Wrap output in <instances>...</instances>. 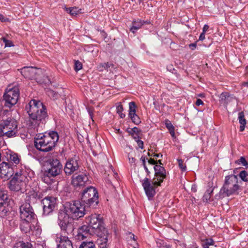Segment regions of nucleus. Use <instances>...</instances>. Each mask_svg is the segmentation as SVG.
Listing matches in <instances>:
<instances>
[{"label": "nucleus", "mask_w": 248, "mask_h": 248, "mask_svg": "<svg viewBox=\"0 0 248 248\" xmlns=\"http://www.w3.org/2000/svg\"><path fill=\"white\" fill-rule=\"evenodd\" d=\"M29 116L27 124L36 131L41 130L48 119L46 107L40 101L31 100L26 107Z\"/></svg>", "instance_id": "f257e3e1"}, {"label": "nucleus", "mask_w": 248, "mask_h": 248, "mask_svg": "<svg viewBox=\"0 0 248 248\" xmlns=\"http://www.w3.org/2000/svg\"><path fill=\"white\" fill-rule=\"evenodd\" d=\"M86 223L93 231L98 237L97 243L100 248H107L111 234L105 227L102 217L100 215L92 214L85 218Z\"/></svg>", "instance_id": "f03ea898"}, {"label": "nucleus", "mask_w": 248, "mask_h": 248, "mask_svg": "<svg viewBox=\"0 0 248 248\" xmlns=\"http://www.w3.org/2000/svg\"><path fill=\"white\" fill-rule=\"evenodd\" d=\"M59 139L58 133L55 131H50L45 135L37 136L34 139V145L38 150L47 152L51 151L55 146Z\"/></svg>", "instance_id": "7ed1b4c3"}, {"label": "nucleus", "mask_w": 248, "mask_h": 248, "mask_svg": "<svg viewBox=\"0 0 248 248\" xmlns=\"http://www.w3.org/2000/svg\"><path fill=\"white\" fill-rule=\"evenodd\" d=\"M75 222L67 213L66 211L60 210L58 214V224L61 229L59 234L64 235H73L75 229Z\"/></svg>", "instance_id": "20e7f679"}, {"label": "nucleus", "mask_w": 248, "mask_h": 248, "mask_svg": "<svg viewBox=\"0 0 248 248\" xmlns=\"http://www.w3.org/2000/svg\"><path fill=\"white\" fill-rule=\"evenodd\" d=\"M17 121L11 117L3 119L0 122V137L13 138L18 136Z\"/></svg>", "instance_id": "39448f33"}, {"label": "nucleus", "mask_w": 248, "mask_h": 248, "mask_svg": "<svg viewBox=\"0 0 248 248\" xmlns=\"http://www.w3.org/2000/svg\"><path fill=\"white\" fill-rule=\"evenodd\" d=\"M238 179L237 175L231 174L225 177L223 186L219 191V196L224 197L232 195L238 194V191L240 189L238 185Z\"/></svg>", "instance_id": "423d86ee"}, {"label": "nucleus", "mask_w": 248, "mask_h": 248, "mask_svg": "<svg viewBox=\"0 0 248 248\" xmlns=\"http://www.w3.org/2000/svg\"><path fill=\"white\" fill-rule=\"evenodd\" d=\"M80 198L81 202L89 207H94L99 202L97 190L92 186L83 190L80 193Z\"/></svg>", "instance_id": "0eeeda50"}, {"label": "nucleus", "mask_w": 248, "mask_h": 248, "mask_svg": "<svg viewBox=\"0 0 248 248\" xmlns=\"http://www.w3.org/2000/svg\"><path fill=\"white\" fill-rule=\"evenodd\" d=\"M49 168L45 171L44 181L48 184V179L60 175L62 170V165L60 160L56 158L49 159L48 161Z\"/></svg>", "instance_id": "6e6552de"}, {"label": "nucleus", "mask_w": 248, "mask_h": 248, "mask_svg": "<svg viewBox=\"0 0 248 248\" xmlns=\"http://www.w3.org/2000/svg\"><path fill=\"white\" fill-rule=\"evenodd\" d=\"M63 210L66 211L67 213L73 218L78 219L79 218L84 217L87 214L85 207L82 205L78 201H74L69 203L68 206Z\"/></svg>", "instance_id": "1a4fd4ad"}, {"label": "nucleus", "mask_w": 248, "mask_h": 248, "mask_svg": "<svg viewBox=\"0 0 248 248\" xmlns=\"http://www.w3.org/2000/svg\"><path fill=\"white\" fill-rule=\"evenodd\" d=\"M20 70L21 74L26 78L34 79L40 84L47 83L45 79L42 78V77H44V76H43L42 71L40 69L32 66H26L21 68Z\"/></svg>", "instance_id": "9d476101"}, {"label": "nucleus", "mask_w": 248, "mask_h": 248, "mask_svg": "<svg viewBox=\"0 0 248 248\" xmlns=\"http://www.w3.org/2000/svg\"><path fill=\"white\" fill-rule=\"evenodd\" d=\"M19 97V90L17 87L7 89L3 95L2 100L3 107L11 108L17 103Z\"/></svg>", "instance_id": "9b49d317"}, {"label": "nucleus", "mask_w": 248, "mask_h": 248, "mask_svg": "<svg viewBox=\"0 0 248 248\" xmlns=\"http://www.w3.org/2000/svg\"><path fill=\"white\" fill-rule=\"evenodd\" d=\"M27 177L25 172L21 170L16 172L12 179L9 181L8 187L12 191H19L26 185Z\"/></svg>", "instance_id": "f8f14e48"}, {"label": "nucleus", "mask_w": 248, "mask_h": 248, "mask_svg": "<svg viewBox=\"0 0 248 248\" xmlns=\"http://www.w3.org/2000/svg\"><path fill=\"white\" fill-rule=\"evenodd\" d=\"M19 210L20 216L22 220L32 221L35 219L36 215L30 203H24L20 206Z\"/></svg>", "instance_id": "ddd939ff"}, {"label": "nucleus", "mask_w": 248, "mask_h": 248, "mask_svg": "<svg viewBox=\"0 0 248 248\" xmlns=\"http://www.w3.org/2000/svg\"><path fill=\"white\" fill-rule=\"evenodd\" d=\"M16 165L3 161L0 164V177L4 181L9 180L15 172Z\"/></svg>", "instance_id": "4468645a"}, {"label": "nucleus", "mask_w": 248, "mask_h": 248, "mask_svg": "<svg viewBox=\"0 0 248 248\" xmlns=\"http://www.w3.org/2000/svg\"><path fill=\"white\" fill-rule=\"evenodd\" d=\"M41 202L43 209V214L47 216L54 210L57 203V199L52 196H47L43 199Z\"/></svg>", "instance_id": "2eb2a0df"}, {"label": "nucleus", "mask_w": 248, "mask_h": 248, "mask_svg": "<svg viewBox=\"0 0 248 248\" xmlns=\"http://www.w3.org/2000/svg\"><path fill=\"white\" fill-rule=\"evenodd\" d=\"M79 157L76 155L68 159L64 168V171L66 175H70L78 170L79 167Z\"/></svg>", "instance_id": "dca6fc26"}, {"label": "nucleus", "mask_w": 248, "mask_h": 248, "mask_svg": "<svg viewBox=\"0 0 248 248\" xmlns=\"http://www.w3.org/2000/svg\"><path fill=\"white\" fill-rule=\"evenodd\" d=\"M72 178V184L76 188L83 187L90 184L88 177L84 173L73 175Z\"/></svg>", "instance_id": "f3484780"}, {"label": "nucleus", "mask_w": 248, "mask_h": 248, "mask_svg": "<svg viewBox=\"0 0 248 248\" xmlns=\"http://www.w3.org/2000/svg\"><path fill=\"white\" fill-rule=\"evenodd\" d=\"M154 169L155 171V178L154 179L155 181L153 182L154 186H160L164 179L166 177V170L164 167L159 165H155Z\"/></svg>", "instance_id": "a211bd4d"}, {"label": "nucleus", "mask_w": 248, "mask_h": 248, "mask_svg": "<svg viewBox=\"0 0 248 248\" xmlns=\"http://www.w3.org/2000/svg\"><path fill=\"white\" fill-rule=\"evenodd\" d=\"M55 241L58 244L57 248H73L72 241L67 235L56 234Z\"/></svg>", "instance_id": "6ab92c4d"}, {"label": "nucleus", "mask_w": 248, "mask_h": 248, "mask_svg": "<svg viewBox=\"0 0 248 248\" xmlns=\"http://www.w3.org/2000/svg\"><path fill=\"white\" fill-rule=\"evenodd\" d=\"M142 185L145 192L146 195L149 200H151L155 194V189L149 180V178L146 177L143 180Z\"/></svg>", "instance_id": "aec40b11"}, {"label": "nucleus", "mask_w": 248, "mask_h": 248, "mask_svg": "<svg viewBox=\"0 0 248 248\" xmlns=\"http://www.w3.org/2000/svg\"><path fill=\"white\" fill-rule=\"evenodd\" d=\"M92 233H93V231L90 227L87 225H83L78 229V233L76 237L77 239L82 240L88 237Z\"/></svg>", "instance_id": "412c9836"}, {"label": "nucleus", "mask_w": 248, "mask_h": 248, "mask_svg": "<svg viewBox=\"0 0 248 248\" xmlns=\"http://www.w3.org/2000/svg\"><path fill=\"white\" fill-rule=\"evenodd\" d=\"M43 195L41 192L32 190H30L26 197V202L31 203H35L37 200L42 198Z\"/></svg>", "instance_id": "4be33fe9"}, {"label": "nucleus", "mask_w": 248, "mask_h": 248, "mask_svg": "<svg viewBox=\"0 0 248 248\" xmlns=\"http://www.w3.org/2000/svg\"><path fill=\"white\" fill-rule=\"evenodd\" d=\"M5 157L6 160L8 161L7 163L16 165H16L20 162V158L18 155L16 153L11 152L10 153H7Z\"/></svg>", "instance_id": "5701e85b"}, {"label": "nucleus", "mask_w": 248, "mask_h": 248, "mask_svg": "<svg viewBox=\"0 0 248 248\" xmlns=\"http://www.w3.org/2000/svg\"><path fill=\"white\" fill-rule=\"evenodd\" d=\"M145 22L140 19L134 20L132 22V26L130 28V31L132 33L136 32L138 30L140 29L141 27L145 24Z\"/></svg>", "instance_id": "b1692460"}, {"label": "nucleus", "mask_w": 248, "mask_h": 248, "mask_svg": "<svg viewBox=\"0 0 248 248\" xmlns=\"http://www.w3.org/2000/svg\"><path fill=\"white\" fill-rule=\"evenodd\" d=\"M31 221L22 220V222L20 225L21 230L25 233H30L32 227L31 223Z\"/></svg>", "instance_id": "393cba45"}, {"label": "nucleus", "mask_w": 248, "mask_h": 248, "mask_svg": "<svg viewBox=\"0 0 248 248\" xmlns=\"http://www.w3.org/2000/svg\"><path fill=\"white\" fill-rule=\"evenodd\" d=\"M10 200L5 202L6 204H0V216H6L9 212L11 207L9 206Z\"/></svg>", "instance_id": "a878e982"}, {"label": "nucleus", "mask_w": 248, "mask_h": 248, "mask_svg": "<svg viewBox=\"0 0 248 248\" xmlns=\"http://www.w3.org/2000/svg\"><path fill=\"white\" fill-rule=\"evenodd\" d=\"M239 122L241 125L240 126V131L242 132L244 130L246 124V120L245 119L244 113L241 111L238 114Z\"/></svg>", "instance_id": "bb28decb"}, {"label": "nucleus", "mask_w": 248, "mask_h": 248, "mask_svg": "<svg viewBox=\"0 0 248 248\" xmlns=\"http://www.w3.org/2000/svg\"><path fill=\"white\" fill-rule=\"evenodd\" d=\"M65 10L72 16H75L78 14L81 13V9L77 7L64 8Z\"/></svg>", "instance_id": "cd10ccee"}, {"label": "nucleus", "mask_w": 248, "mask_h": 248, "mask_svg": "<svg viewBox=\"0 0 248 248\" xmlns=\"http://www.w3.org/2000/svg\"><path fill=\"white\" fill-rule=\"evenodd\" d=\"M202 246L203 248H216V246L214 245V242L212 239H206L203 241Z\"/></svg>", "instance_id": "c85d7f7f"}, {"label": "nucleus", "mask_w": 248, "mask_h": 248, "mask_svg": "<svg viewBox=\"0 0 248 248\" xmlns=\"http://www.w3.org/2000/svg\"><path fill=\"white\" fill-rule=\"evenodd\" d=\"M165 126L169 130V132L172 137H175L174 127L171 123L169 120H166L165 121Z\"/></svg>", "instance_id": "c756f323"}, {"label": "nucleus", "mask_w": 248, "mask_h": 248, "mask_svg": "<svg viewBox=\"0 0 248 248\" xmlns=\"http://www.w3.org/2000/svg\"><path fill=\"white\" fill-rule=\"evenodd\" d=\"M14 248H32V246L30 243L20 241L15 244Z\"/></svg>", "instance_id": "7c9ffc66"}, {"label": "nucleus", "mask_w": 248, "mask_h": 248, "mask_svg": "<svg viewBox=\"0 0 248 248\" xmlns=\"http://www.w3.org/2000/svg\"><path fill=\"white\" fill-rule=\"evenodd\" d=\"M10 200L7 193L0 189V204H6L5 202Z\"/></svg>", "instance_id": "2f4dec72"}, {"label": "nucleus", "mask_w": 248, "mask_h": 248, "mask_svg": "<svg viewBox=\"0 0 248 248\" xmlns=\"http://www.w3.org/2000/svg\"><path fill=\"white\" fill-rule=\"evenodd\" d=\"M79 248H96L93 241H83L81 243Z\"/></svg>", "instance_id": "473e14b6"}, {"label": "nucleus", "mask_w": 248, "mask_h": 248, "mask_svg": "<svg viewBox=\"0 0 248 248\" xmlns=\"http://www.w3.org/2000/svg\"><path fill=\"white\" fill-rule=\"evenodd\" d=\"M213 192V188L212 187V186H211L205 192L203 197V201H205L206 202H208V201H209L211 198V194H212Z\"/></svg>", "instance_id": "72a5a7b5"}, {"label": "nucleus", "mask_w": 248, "mask_h": 248, "mask_svg": "<svg viewBox=\"0 0 248 248\" xmlns=\"http://www.w3.org/2000/svg\"><path fill=\"white\" fill-rule=\"evenodd\" d=\"M136 105L134 102H130L129 103V117L136 114Z\"/></svg>", "instance_id": "f704fd0d"}, {"label": "nucleus", "mask_w": 248, "mask_h": 248, "mask_svg": "<svg viewBox=\"0 0 248 248\" xmlns=\"http://www.w3.org/2000/svg\"><path fill=\"white\" fill-rule=\"evenodd\" d=\"M239 176L243 181H248V171L245 170L241 171L239 174Z\"/></svg>", "instance_id": "c9c22d12"}, {"label": "nucleus", "mask_w": 248, "mask_h": 248, "mask_svg": "<svg viewBox=\"0 0 248 248\" xmlns=\"http://www.w3.org/2000/svg\"><path fill=\"white\" fill-rule=\"evenodd\" d=\"M127 131L130 135L140 134L141 132V130L139 129L137 127H134L132 128H128Z\"/></svg>", "instance_id": "e433bc0d"}, {"label": "nucleus", "mask_w": 248, "mask_h": 248, "mask_svg": "<svg viewBox=\"0 0 248 248\" xmlns=\"http://www.w3.org/2000/svg\"><path fill=\"white\" fill-rule=\"evenodd\" d=\"M235 163L238 165L241 164L243 166L246 167V168H248V162L243 156H241L239 159L236 160Z\"/></svg>", "instance_id": "4c0bfd02"}, {"label": "nucleus", "mask_w": 248, "mask_h": 248, "mask_svg": "<svg viewBox=\"0 0 248 248\" xmlns=\"http://www.w3.org/2000/svg\"><path fill=\"white\" fill-rule=\"evenodd\" d=\"M229 96L227 93H222L219 96V101L220 103L226 104V100L228 99Z\"/></svg>", "instance_id": "58836bf2"}, {"label": "nucleus", "mask_w": 248, "mask_h": 248, "mask_svg": "<svg viewBox=\"0 0 248 248\" xmlns=\"http://www.w3.org/2000/svg\"><path fill=\"white\" fill-rule=\"evenodd\" d=\"M41 229L39 226H34L32 227V230L31 231L32 234H34L36 236L39 235L41 233Z\"/></svg>", "instance_id": "ea45409f"}, {"label": "nucleus", "mask_w": 248, "mask_h": 248, "mask_svg": "<svg viewBox=\"0 0 248 248\" xmlns=\"http://www.w3.org/2000/svg\"><path fill=\"white\" fill-rule=\"evenodd\" d=\"M129 117L132 122L136 124H138L141 122L140 117L136 114H134L133 116L132 115Z\"/></svg>", "instance_id": "a19ab883"}, {"label": "nucleus", "mask_w": 248, "mask_h": 248, "mask_svg": "<svg viewBox=\"0 0 248 248\" xmlns=\"http://www.w3.org/2000/svg\"><path fill=\"white\" fill-rule=\"evenodd\" d=\"M46 93L49 97L54 99L57 98L58 97V93L50 89H46Z\"/></svg>", "instance_id": "79ce46f5"}, {"label": "nucleus", "mask_w": 248, "mask_h": 248, "mask_svg": "<svg viewBox=\"0 0 248 248\" xmlns=\"http://www.w3.org/2000/svg\"><path fill=\"white\" fill-rule=\"evenodd\" d=\"M82 68V64L79 61H76L74 64V69L76 71L81 70Z\"/></svg>", "instance_id": "37998d69"}, {"label": "nucleus", "mask_w": 248, "mask_h": 248, "mask_svg": "<svg viewBox=\"0 0 248 248\" xmlns=\"http://www.w3.org/2000/svg\"><path fill=\"white\" fill-rule=\"evenodd\" d=\"M1 40L5 43V47H11L14 46V44L11 41L7 40L4 37H2Z\"/></svg>", "instance_id": "c03bdc74"}, {"label": "nucleus", "mask_w": 248, "mask_h": 248, "mask_svg": "<svg viewBox=\"0 0 248 248\" xmlns=\"http://www.w3.org/2000/svg\"><path fill=\"white\" fill-rule=\"evenodd\" d=\"M179 166L182 171H185L186 170V165L183 163V161L181 159H178Z\"/></svg>", "instance_id": "a18cd8bd"}, {"label": "nucleus", "mask_w": 248, "mask_h": 248, "mask_svg": "<svg viewBox=\"0 0 248 248\" xmlns=\"http://www.w3.org/2000/svg\"><path fill=\"white\" fill-rule=\"evenodd\" d=\"M128 157L129 163L131 164V165L135 166L136 165V163H135L136 159L134 157L130 156V154H128Z\"/></svg>", "instance_id": "49530a36"}, {"label": "nucleus", "mask_w": 248, "mask_h": 248, "mask_svg": "<svg viewBox=\"0 0 248 248\" xmlns=\"http://www.w3.org/2000/svg\"><path fill=\"white\" fill-rule=\"evenodd\" d=\"M0 21L2 22H6L9 21L8 18L4 16L3 15L0 14Z\"/></svg>", "instance_id": "de8ad7c7"}, {"label": "nucleus", "mask_w": 248, "mask_h": 248, "mask_svg": "<svg viewBox=\"0 0 248 248\" xmlns=\"http://www.w3.org/2000/svg\"><path fill=\"white\" fill-rule=\"evenodd\" d=\"M124 110L123 106L122 104L119 105L116 107V111L117 113H120Z\"/></svg>", "instance_id": "09e8293b"}, {"label": "nucleus", "mask_w": 248, "mask_h": 248, "mask_svg": "<svg viewBox=\"0 0 248 248\" xmlns=\"http://www.w3.org/2000/svg\"><path fill=\"white\" fill-rule=\"evenodd\" d=\"M136 142L138 144V145L139 146V148H141V149H143V147H144V143H143V142L140 140H136Z\"/></svg>", "instance_id": "8fccbe9b"}, {"label": "nucleus", "mask_w": 248, "mask_h": 248, "mask_svg": "<svg viewBox=\"0 0 248 248\" xmlns=\"http://www.w3.org/2000/svg\"><path fill=\"white\" fill-rule=\"evenodd\" d=\"M146 159H147V158H146L144 156H142L140 158V160L142 161V165L143 167L146 166Z\"/></svg>", "instance_id": "3c124183"}, {"label": "nucleus", "mask_w": 248, "mask_h": 248, "mask_svg": "<svg viewBox=\"0 0 248 248\" xmlns=\"http://www.w3.org/2000/svg\"><path fill=\"white\" fill-rule=\"evenodd\" d=\"M203 101L200 99H198L197 100H196V105L197 106H199L201 105H203Z\"/></svg>", "instance_id": "603ef678"}, {"label": "nucleus", "mask_w": 248, "mask_h": 248, "mask_svg": "<svg viewBox=\"0 0 248 248\" xmlns=\"http://www.w3.org/2000/svg\"><path fill=\"white\" fill-rule=\"evenodd\" d=\"M196 43H191L189 45V48L192 50L195 49L196 47Z\"/></svg>", "instance_id": "864d4df0"}, {"label": "nucleus", "mask_w": 248, "mask_h": 248, "mask_svg": "<svg viewBox=\"0 0 248 248\" xmlns=\"http://www.w3.org/2000/svg\"><path fill=\"white\" fill-rule=\"evenodd\" d=\"M148 163L152 165H156V161H155L154 159L150 158L148 160Z\"/></svg>", "instance_id": "5fc2aeb1"}, {"label": "nucleus", "mask_w": 248, "mask_h": 248, "mask_svg": "<svg viewBox=\"0 0 248 248\" xmlns=\"http://www.w3.org/2000/svg\"><path fill=\"white\" fill-rule=\"evenodd\" d=\"M204 39H205V33L202 32V33H201V34L199 36V40L202 41V40H204Z\"/></svg>", "instance_id": "6e6d98bb"}, {"label": "nucleus", "mask_w": 248, "mask_h": 248, "mask_svg": "<svg viewBox=\"0 0 248 248\" xmlns=\"http://www.w3.org/2000/svg\"><path fill=\"white\" fill-rule=\"evenodd\" d=\"M209 29V26L207 25H205L203 26V28L202 29V32L205 33V32L208 30Z\"/></svg>", "instance_id": "4d7b16f0"}, {"label": "nucleus", "mask_w": 248, "mask_h": 248, "mask_svg": "<svg viewBox=\"0 0 248 248\" xmlns=\"http://www.w3.org/2000/svg\"><path fill=\"white\" fill-rule=\"evenodd\" d=\"M132 138L135 140H139V138L140 137V134H135V135H131Z\"/></svg>", "instance_id": "13d9d810"}, {"label": "nucleus", "mask_w": 248, "mask_h": 248, "mask_svg": "<svg viewBox=\"0 0 248 248\" xmlns=\"http://www.w3.org/2000/svg\"><path fill=\"white\" fill-rule=\"evenodd\" d=\"M1 113L3 115H6L7 113H9V110H4L3 109V110L1 111Z\"/></svg>", "instance_id": "bf43d9fd"}, {"label": "nucleus", "mask_w": 248, "mask_h": 248, "mask_svg": "<svg viewBox=\"0 0 248 248\" xmlns=\"http://www.w3.org/2000/svg\"><path fill=\"white\" fill-rule=\"evenodd\" d=\"M144 168L147 174V176H149V174L150 173V172L149 170L147 168V166H146L144 167Z\"/></svg>", "instance_id": "052dcab7"}, {"label": "nucleus", "mask_w": 248, "mask_h": 248, "mask_svg": "<svg viewBox=\"0 0 248 248\" xmlns=\"http://www.w3.org/2000/svg\"><path fill=\"white\" fill-rule=\"evenodd\" d=\"M5 58V54L0 52V59H4Z\"/></svg>", "instance_id": "680f3d73"}, {"label": "nucleus", "mask_w": 248, "mask_h": 248, "mask_svg": "<svg viewBox=\"0 0 248 248\" xmlns=\"http://www.w3.org/2000/svg\"><path fill=\"white\" fill-rule=\"evenodd\" d=\"M153 156L154 157H155L156 158H157V157H162L163 155L161 154H154Z\"/></svg>", "instance_id": "e2e57ef3"}, {"label": "nucleus", "mask_w": 248, "mask_h": 248, "mask_svg": "<svg viewBox=\"0 0 248 248\" xmlns=\"http://www.w3.org/2000/svg\"><path fill=\"white\" fill-rule=\"evenodd\" d=\"M118 114H119V115H120V117H121V118H124V117H125V114H124V113H123L122 112H121V113H118Z\"/></svg>", "instance_id": "0e129e2a"}, {"label": "nucleus", "mask_w": 248, "mask_h": 248, "mask_svg": "<svg viewBox=\"0 0 248 248\" xmlns=\"http://www.w3.org/2000/svg\"><path fill=\"white\" fill-rule=\"evenodd\" d=\"M88 112H89V113L90 114V116L91 118H92V117H93V112H92V111H91V110H88Z\"/></svg>", "instance_id": "69168bd1"}, {"label": "nucleus", "mask_w": 248, "mask_h": 248, "mask_svg": "<svg viewBox=\"0 0 248 248\" xmlns=\"http://www.w3.org/2000/svg\"><path fill=\"white\" fill-rule=\"evenodd\" d=\"M130 235H131L130 238H132L133 240H135V235L132 233H130Z\"/></svg>", "instance_id": "338daca9"}, {"label": "nucleus", "mask_w": 248, "mask_h": 248, "mask_svg": "<svg viewBox=\"0 0 248 248\" xmlns=\"http://www.w3.org/2000/svg\"><path fill=\"white\" fill-rule=\"evenodd\" d=\"M102 66L104 67L105 68H108V63H104L102 65Z\"/></svg>", "instance_id": "774afa93"}]
</instances>
